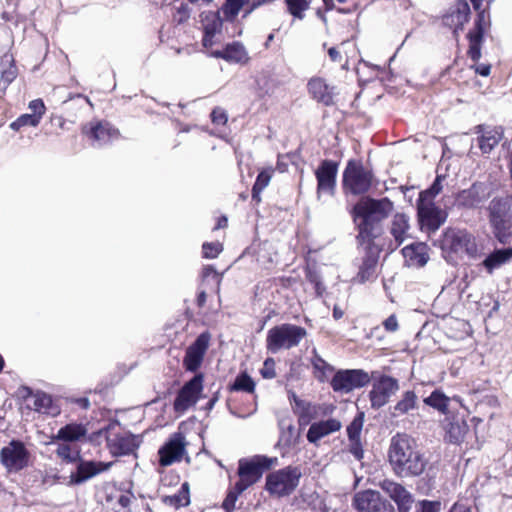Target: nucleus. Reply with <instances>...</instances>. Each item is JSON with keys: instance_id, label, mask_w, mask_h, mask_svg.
<instances>
[{"instance_id": "nucleus-12", "label": "nucleus", "mask_w": 512, "mask_h": 512, "mask_svg": "<svg viewBox=\"0 0 512 512\" xmlns=\"http://www.w3.org/2000/svg\"><path fill=\"white\" fill-rule=\"evenodd\" d=\"M417 212L422 227L429 231H436L445 222L447 214L435 205L433 201L417 200Z\"/></svg>"}, {"instance_id": "nucleus-8", "label": "nucleus", "mask_w": 512, "mask_h": 512, "mask_svg": "<svg viewBox=\"0 0 512 512\" xmlns=\"http://www.w3.org/2000/svg\"><path fill=\"white\" fill-rule=\"evenodd\" d=\"M353 505L358 512H395L394 506L375 490L356 493Z\"/></svg>"}, {"instance_id": "nucleus-51", "label": "nucleus", "mask_w": 512, "mask_h": 512, "mask_svg": "<svg viewBox=\"0 0 512 512\" xmlns=\"http://www.w3.org/2000/svg\"><path fill=\"white\" fill-rule=\"evenodd\" d=\"M466 432V426L457 422H452L448 425L447 438L451 443H459L463 440Z\"/></svg>"}, {"instance_id": "nucleus-30", "label": "nucleus", "mask_w": 512, "mask_h": 512, "mask_svg": "<svg viewBox=\"0 0 512 512\" xmlns=\"http://www.w3.org/2000/svg\"><path fill=\"white\" fill-rule=\"evenodd\" d=\"M409 230L410 224L408 216L403 213L394 215L390 232L398 245L402 244L410 237Z\"/></svg>"}, {"instance_id": "nucleus-43", "label": "nucleus", "mask_w": 512, "mask_h": 512, "mask_svg": "<svg viewBox=\"0 0 512 512\" xmlns=\"http://www.w3.org/2000/svg\"><path fill=\"white\" fill-rule=\"evenodd\" d=\"M164 502L167 505L173 506L175 508L187 506L190 503L188 483H183L180 490L176 494L166 496L164 498Z\"/></svg>"}, {"instance_id": "nucleus-55", "label": "nucleus", "mask_w": 512, "mask_h": 512, "mask_svg": "<svg viewBox=\"0 0 512 512\" xmlns=\"http://www.w3.org/2000/svg\"><path fill=\"white\" fill-rule=\"evenodd\" d=\"M203 256L208 259L216 258L222 251V244L219 242L204 243L202 246Z\"/></svg>"}, {"instance_id": "nucleus-37", "label": "nucleus", "mask_w": 512, "mask_h": 512, "mask_svg": "<svg viewBox=\"0 0 512 512\" xmlns=\"http://www.w3.org/2000/svg\"><path fill=\"white\" fill-rule=\"evenodd\" d=\"M251 1L249 0H225L220 14L223 15L225 21H234L240 10L245 7V11L250 8Z\"/></svg>"}, {"instance_id": "nucleus-64", "label": "nucleus", "mask_w": 512, "mask_h": 512, "mask_svg": "<svg viewBox=\"0 0 512 512\" xmlns=\"http://www.w3.org/2000/svg\"><path fill=\"white\" fill-rule=\"evenodd\" d=\"M450 512H472V510L464 504L456 503L452 506Z\"/></svg>"}, {"instance_id": "nucleus-48", "label": "nucleus", "mask_w": 512, "mask_h": 512, "mask_svg": "<svg viewBox=\"0 0 512 512\" xmlns=\"http://www.w3.org/2000/svg\"><path fill=\"white\" fill-rule=\"evenodd\" d=\"M289 12L298 19L304 18V12L309 8L308 0H286Z\"/></svg>"}, {"instance_id": "nucleus-36", "label": "nucleus", "mask_w": 512, "mask_h": 512, "mask_svg": "<svg viewBox=\"0 0 512 512\" xmlns=\"http://www.w3.org/2000/svg\"><path fill=\"white\" fill-rule=\"evenodd\" d=\"M489 221L511 218V200L495 198L489 204Z\"/></svg>"}, {"instance_id": "nucleus-50", "label": "nucleus", "mask_w": 512, "mask_h": 512, "mask_svg": "<svg viewBox=\"0 0 512 512\" xmlns=\"http://www.w3.org/2000/svg\"><path fill=\"white\" fill-rule=\"evenodd\" d=\"M469 50L468 55L473 61H478L481 57V50H480V44L482 41L481 36H479V33H469Z\"/></svg>"}, {"instance_id": "nucleus-33", "label": "nucleus", "mask_w": 512, "mask_h": 512, "mask_svg": "<svg viewBox=\"0 0 512 512\" xmlns=\"http://www.w3.org/2000/svg\"><path fill=\"white\" fill-rule=\"evenodd\" d=\"M32 398L35 411L50 416H57L60 413V408L53 403L50 395L44 392H36Z\"/></svg>"}, {"instance_id": "nucleus-9", "label": "nucleus", "mask_w": 512, "mask_h": 512, "mask_svg": "<svg viewBox=\"0 0 512 512\" xmlns=\"http://www.w3.org/2000/svg\"><path fill=\"white\" fill-rule=\"evenodd\" d=\"M399 390L398 380L387 375H382L374 380L369 392V399L373 409H379L386 405L389 399Z\"/></svg>"}, {"instance_id": "nucleus-57", "label": "nucleus", "mask_w": 512, "mask_h": 512, "mask_svg": "<svg viewBox=\"0 0 512 512\" xmlns=\"http://www.w3.org/2000/svg\"><path fill=\"white\" fill-rule=\"evenodd\" d=\"M240 494L241 493H238V491L235 490V487L228 493L222 503V507L226 510V512H232L234 510L237 498Z\"/></svg>"}, {"instance_id": "nucleus-54", "label": "nucleus", "mask_w": 512, "mask_h": 512, "mask_svg": "<svg viewBox=\"0 0 512 512\" xmlns=\"http://www.w3.org/2000/svg\"><path fill=\"white\" fill-rule=\"evenodd\" d=\"M439 501L421 500L415 503L414 512H440Z\"/></svg>"}, {"instance_id": "nucleus-1", "label": "nucleus", "mask_w": 512, "mask_h": 512, "mask_svg": "<svg viewBox=\"0 0 512 512\" xmlns=\"http://www.w3.org/2000/svg\"><path fill=\"white\" fill-rule=\"evenodd\" d=\"M389 461L399 477L419 476L427 465L423 454L417 449L415 440L407 434H397L391 439Z\"/></svg>"}, {"instance_id": "nucleus-2", "label": "nucleus", "mask_w": 512, "mask_h": 512, "mask_svg": "<svg viewBox=\"0 0 512 512\" xmlns=\"http://www.w3.org/2000/svg\"><path fill=\"white\" fill-rule=\"evenodd\" d=\"M393 209V204L387 198L362 199L353 208L354 222L358 228L359 241L370 244L381 231L380 222L388 216Z\"/></svg>"}, {"instance_id": "nucleus-47", "label": "nucleus", "mask_w": 512, "mask_h": 512, "mask_svg": "<svg viewBox=\"0 0 512 512\" xmlns=\"http://www.w3.org/2000/svg\"><path fill=\"white\" fill-rule=\"evenodd\" d=\"M446 179L444 175H437L433 184L430 188L422 191L419 195V199L433 201V199L442 191V182Z\"/></svg>"}, {"instance_id": "nucleus-24", "label": "nucleus", "mask_w": 512, "mask_h": 512, "mask_svg": "<svg viewBox=\"0 0 512 512\" xmlns=\"http://www.w3.org/2000/svg\"><path fill=\"white\" fill-rule=\"evenodd\" d=\"M224 17L221 16L220 12H206L202 14V26L204 31L203 46L211 47L214 43L213 38L221 32Z\"/></svg>"}, {"instance_id": "nucleus-10", "label": "nucleus", "mask_w": 512, "mask_h": 512, "mask_svg": "<svg viewBox=\"0 0 512 512\" xmlns=\"http://www.w3.org/2000/svg\"><path fill=\"white\" fill-rule=\"evenodd\" d=\"M0 458L8 471L16 472L28 465L29 452L21 441L12 440L1 449Z\"/></svg>"}, {"instance_id": "nucleus-6", "label": "nucleus", "mask_w": 512, "mask_h": 512, "mask_svg": "<svg viewBox=\"0 0 512 512\" xmlns=\"http://www.w3.org/2000/svg\"><path fill=\"white\" fill-rule=\"evenodd\" d=\"M301 471L298 467L287 466L267 475L266 490L278 497L291 494L299 484Z\"/></svg>"}, {"instance_id": "nucleus-25", "label": "nucleus", "mask_w": 512, "mask_h": 512, "mask_svg": "<svg viewBox=\"0 0 512 512\" xmlns=\"http://www.w3.org/2000/svg\"><path fill=\"white\" fill-rule=\"evenodd\" d=\"M212 55L216 58L224 59L227 62L240 65H246L250 60L244 45L237 41L227 44L222 50L214 51Z\"/></svg>"}, {"instance_id": "nucleus-52", "label": "nucleus", "mask_w": 512, "mask_h": 512, "mask_svg": "<svg viewBox=\"0 0 512 512\" xmlns=\"http://www.w3.org/2000/svg\"><path fill=\"white\" fill-rule=\"evenodd\" d=\"M173 21L177 24H182L186 22L190 17V8L188 4L184 2H179L178 4H174L173 6Z\"/></svg>"}, {"instance_id": "nucleus-34", "label": "nucleus", "mask_w": 512, "mask_h": 512, "mask_svg": "<svg viewBox=\"0 0 512 512\" xmlns=\"http://www.w3.org/2000/svg\"><path fill=\"white\" fill-rule=\"evenodd\" d=\"M512 260V247L506 249H497L490 253L483 261L485 269L492 273L495 269Z\"/></svg>"}, {"instance_id": "nucleus-18", "label": "nucleus", "mask_w": 512, "mask_h": 512, "mask_svg": "<svg viewBox=\"0 0 512 512\" xmlns=\"http://www.w3.org/2000/svg\"><path fill=\"white\" fill-rule=\"evenodd\" d=\"M478 147L483 154H490L504 137V129L501 126L478 125L475 127Z\"/></svg>"}, {"instance_id": "nucleus-22", "label": "nucleus", "mask_w": 512, "mask_h": 512, "mask_svg": "<svg viewBox=\"0 0 512 512\" xmlns=\"http://www.w3.org/2000/svg\"><path fill=\"white\" fill-rule=\"evenodd\" d=\"M445 244L454 252H466L473 256L476 251V244L473 236L465 230H452L445 236Z\"/></svg>"}, {"instance_id": "nucleus-16", "label": "nucleus", "mask_w": 512, "mask_h": 512, "mask_svg": "<svg viewBox=\"0 0 512 512\" xmlns=\"http://www.w3.org/2000/svg\"><path fill=\"white\" fill-rule=\"evenodd\" d=\"M379 487L397 504L399 512H409L414 502L412 494L401 484L389 479L379 482Z\"/></svg>"}, {"instance_id": "nucleus-58", "label": "nucleus", "mask_w": 512, "mask_h": 512, "mask_svg": "<svg viewBox=\"0 0 512 512\" xmlns=\"http://www.w3.org/2000/svg\"><path fill=\"white\" fill-rule=\"evenodd\" d=\"M56 454L67 461H74L76 459L75 453L72 451L71 447L67 444H60L56 450Z\"/></svg>"}, {"instance_id": "nucleus-14", "label": "nucleus", "mask_w": 512, "mask_h": 512, "mask_svg": "<svg viewBox=\"0 0 512 512\" xmlns=\"http://www.w3.org/2000/svg\"><path fill=\"white\" fill-rule=\"evenodd\" d=\"M210 338L209 333H201L196 340L188 346L183 360L186 370L190 372L198 370L209 347Z\"/></svg>"}, {"instance_id": "nucleus-56", "label": "nucleus", "mask_w": 512, "mask_h": 512, "mask_svg": "<svg viewBox=\"0 0 512 512\" xmlns=\"http://www.w3.org/2000/svg\"><path fill=\"white\" fill-rule=\"evenodd\" d=\"M260 373H261L262 377L265 379H273L276 377L275 361L273 358H267L264 361L263 367L261 368Z\"/></svg>"}, {"instance_id": "nucleus-40", "label": "nucleus", "mask_w": 512, "mask_h": 512, "mask_svg": "<svg viewBox=\"0 0 512 512\" xmlns=\"http://www.w3.org/2000/svg\"><path fill=\"white\" fill-rule=\"evenodd\" d=\"M273 174L274 169L272 167L265 168L258 174L252 188V199L257 203L261 201L260 194L269 185Z\"/></svg>"}, {"instance_id": "nucleus-35", "label": "nucleus", "mask_w": 512, "mask_h": 512, "mask_svg": "<svg viewBox=\"0 0 512 512\" xmlns=\"http://www.w3.org/2000/svg\"><path fill=\"white\" fill-rule=\"evenodd\" d=\"M280 437L278 444L282 447L291 448L298 443L299 433L291 421L282 419L279 422Z\"/></svg>"}, {"instance_id": "nucleus-17", "label": "nucleus", "mask_w": 512, "mask_h": 512, "mask_svg": "<svg viewBox=\"0 0 512 512\" xmlns=\"http://www.w3.org/2000/svg\"><path fill=\"white\" fill-rule=\"evenodd\" d=\"M295 404L298 408V419L300 425H308L313 419L328 416L333 413L335 406L332 404H312L298 399L293 395Z\"/></svg>"}, {"instance_id": "nucleus-31", "label": "nucleus", "mask_w": 512, "mask_h": 512, "mask_svg": "<svg viewBox=\"0 0 512 512\" xmlns=\"http://www.w3.org/2000/svg\"><path fill=\"white\" fill-rule=\"evenodd\" d=\"M17 68L11 55H4L0 59V89L5 91L17 77Z\"/></svg>"}, {"instance_id": "nucleus-4", "label": "nucleus", "mask_w": 512, "mask_h": 512, "mask_svg": "<svg viewBox=\"0 0 512 512\" xmlns=\"http://www.w3.org/2000/svg\"><path fill=\"white\" fill-rule=\"evenodd\" d=\"M277 462V458L256 455L250 459H241L238 465L239 480L235 484L238 493L258 482L264 471Z\"/></svg>"}, {"instance_id": "nucleus-39", "label": "nucleus", "mask_w": 512, "mask_h": 512, "mask_svg": "<svg viewBox=\"0 0 512 512\" xmlns=\"http://www.w3.org/2000/svg\"><path fill=\"white\" fill-rule=\"evenodd\" d=\"M311 364L314 369V376L320 382L327 381L334 371L333 366L327 363L317 353H314L313 357L311 358Z\"/></svg>"}, {"instance_id": "nucleus-20", "label": "nucleus", "mask_w": 512, "mask_h": 512, "mask_svg": "<svg viewBox=\"0 0 512 512\" xmlns=\"http://www.w3.org/2000/svg\"><path fill=\"white\" fill-rule=\"evenodd\" d=\"M489 197L488 187L483 182H475L468 189L460 191L456 202L464 208H475Z\"/></svg>"}, {"instance_id": "nucleus-23", "label": "nucleus", "mask_w": 512, "mask_h": 512, "mask_svg": "<svg viewBox=\"0 0 512 512\" xmlns=\"http://www.w3.org/2000/svg\"><path fill=\"white\" fill-rule=\"evenodd\" d=\"M310 96L325 106L334 104L335 87L330 86L321 77H313L307 84Z\"/></svg>"}, {"instance_id": "nucleus-21", "label": "nucleus", "mask_w": 512, "mask_h": 512, "mask_svg": "<svg viewBox=\"0 0 512 512\" xmlns=\"http://www.w3.org/2000/svg\"><path fill=\"white\" fill-rule=\"evenodd\" d=\"M112 463L101 461H80L75 472L70 475L71 484H82L94 476L108 470Z\"/></svg>"}, {"instance_id": "nucleus-60", "label": "nucleus", "mask_w": 512, "mask_h": 512, "mask_svg": "<svg viewBox=\"0 0 512 512\" xmlns=\"http://www.w3.org/2000/svg\"><path fill=\"white\" fill-rule=\"evenodd\" d=\"M212 122L216 125L226 124L228 117L226 112L221 108H215L211 113Z\"/></svg>"}, {"instance_id": "nucleus-53", "label": "nucleus", "mask_w": 512, "mask_h": 512, "mask_svg": "<svg viewBox=\"0 0 512 512\" xmlns=\"http://www.w3.org/2000/svg\"><path fill=\"white\" fill-rule=\"evenodd\" d=\"M364 422L363 414H359L347 427V434L351 441H358Z\"/></svg>"}, {"instance_id": "nucleus-19", "label": "nucleus", "mask_w": 512, "mask_h": 512, "mask_svg": "<svg viewBox=\"0 0 512 512\" xmlns=\"http://www.w3.org/2000/svg\"><path fill=\"white\" fill-rule=\"evenodd\" d=\"M83 132L93 140V145L95 146L108 144L119 136L118 130L105 121L90 122L84 127Z\"/></svg>"}, {"instance_id": "nucleus-29", "label": "nucleus", "mask_w": 512, "mask_h": 512, "mask_svg": "<svg viewBox=\"0 0 512 512\" xmlns=\"http://www.w3.org/2000/svg\"><path fill=\"white\" fill-rule=\"evenodd\" d=\"M418 407V396L414 391L408 390L402 393L401 398L392 407L391 415L400 417L408 414Z\"/></svg>"}, {"instance_id": "nucleus-11", "label": "nucleus", "mask_w": 512, "mask_h": 512, "mask_svg": "<svg viewBox=\"0 0 512 512\" xmlns=\"http://www.w3.org/2000/svg\"><path fill=\"white\" fill-rule=\"evenodd\" d=\"M338 164L331 160H323L315 171L317 179V199L321 200L322 195L333 196L336 189V177Z\"/></svg>"}, {"instance_id": "nucleus-7", "label": "nucleus", "mask_w": 512, "mask_h": 512, "mask_svg": "<svg viewBox=\"0 0 512 512\" xmlns=\"http://www.w3.org/2000/svg\"><path fill=\"white\" fill-rule=\"evenodd\" d=\"M370 380L369 374L361 369L339 370L332 377L330 384L335 392L349 393L367 385Z\"/></svg>"}, {"instance_id": "nucleus-15", "label": "nucleus", "mask_w": 512, "mask_h": 512, "mask_svg": "<svg viewBox=\"0 0 512 512\" xmlns=\"http://www.w3.org/2000/svg\"><path fill=\"white\" fill-rule=\"evenodd\" d=\"M185 437L181 433L173 434L169 440L159 449V463L161 466H169L179 462L185 452Z\"/></svg>"}, {"instance_id": "nucleus-38", "label": "nucleus", "mask_w": 512, "mask_h": 512, "mask_svg": "<svg viewBox=\"0 0 512 512\" xmlns=\"http://www.w3.org/2000/svg\"><path fill=\"white\" fill-rule=\"evenodd\" d=\"M493 234L501 244H507L511 237V218L490 221Z\"/></svg>"}, {"instance_id": "nucleus-45", "label": "nucleus", "mask_w": 512, "mask_h": 512, "mask_svg": "<svg viewBox=\"0 0 512 512\" xmlns=\"http://www.w3.org/2000/svg\"><path fill=\"white\" fill-rule=\"evenodd\" d=\"M255 389V383L253 379L246 373H242L236 377L234 383L231 386L232 391H244L253 393Z\"/></svg>"}, {"instance_id": "nucleus-63", "label": "nucleus", "mask_w": 512, "mask_h": 512, "mask_svg": "<svg viewBox=\"0 0 512 512\" xmlns=\"http://www.w3.org/2000/svg\"><path fill=\"white\" fill-rule=\"evenodd\" d=\"M142 443V435H132L130 434V454L133 452V449L138 448Z\"/></svg>"}, {"instance_id": "nucleus-41", "label": "nucleus", "mask_w": 512, "mask_h": 512, "mask_svg": "<svg viewBox=\"0 0 512 512\" xmlns=\"http://www.w3.org/2000/svg\"><path fill=\"white\" fill-rule=\"evenodd\" d=\"M377 263L378 257L372 253H368L363 259L362 265L360 266L357 274V279L360 283H364L374 276Z\"/></svg>"}, {"instance_id": "nucleus-46", "label": "nucleus", "mask_w": 512, "mask_h": 512, "mask_svg": "<svg viewBox=\"0 0 512 512\" xmlns=\"http://www.w3.org/2000/svg\"><path fill=\"white\" fill-rule=\"evenodd\" d=\"M39 123V115L23 114L10 124V128L19 131L22 127H36Z\"/></svg>"}, {"instance_id": "nucleus-62", "label": "nucleus", "mask_w": 512, "mask_h": 512, "mask_svg": "<svg viewBox=\"0 0 512 512\" xmlns=\"http://www.w3.org/2000/svg\"><path fill=\"white\" fill-rule=\"evenodd\" d=\"M383 326L387 332H396L399 328L396 315L392 314L383 321Z\"/></svg>"}, {"instance_id": "nucleus-26", "label": "nucleus", "mask_w": 512, "mask_h": 512, "mask_svg": "<svg viewBox=\"0 0 512 512\" xmlns=\"http://www.w3.org/2000/svg\"><path fill=\"white\" fill-rule=\"evenodd\" d=\"M341 422L336 418L314 422L307 432V440L310 443L317 444L325 436L337 432L341 429Z\"/></svg>"}, {"instance_id": "nucleus-32", "label": "nucleus", "mask_w": 512, "mask_h": 512, "mask_svg": "<svg viewBox=\"0 0 512 512\" xmlns=\"http://www.w3.org/2000/svg\"><path fill=\"white\" fill-rule=\"evenodd\" d=\"M87 434V428L78 423H70L60 428L55 436L52 437V441L62 440L65 442L78 441L85 437Z\"/></svg>"}, {"instance_id": "nucleus-42", "label": "nucleus", "mask_w": 512, "mask_h": 512, "mask_svg": "<svg viewBox=\"0 0 512 512\" xmlns=\"http://www.w3.org/2000/svg\"><path fill=\"white\" fill-rule=\"evenodd\" d=\"M423 402L426 405L438 410L442 414H446L448 412L450 398L447 397L443 392L435 390L430 394V396L426 397Z\"/></svg>"}, {"instance_id": "nucleus-3", "label": "nucleus", "mask_w": 512, "mask_h": 512, "mask_svg": "<svg viewBox=\"0 0 512 512\" xmlns=\"http://www.w3.org/2000/svg\"><path fill=\"white\" fill-rule=\"evenodd\" d=\"M306 336V330L303 327L284 323L272 327L266 337V348L269 352L275 354L280 350H288L299 345Z\"/></svg>"}, {"instance_id": "nucleus-61", "label": "nucleus", "mask_w": 512, "mask_h": 512, "mask_svg": "<svg viewBox=\"0 0 512 512\" xmlns=\"http://www.w3.org/2000/svg\"><path fill=\"white\" fill-rule=\"evenodd\" d=\"M29 109L32 110L33 115H39L41 119L45 112V105L41 99H35L29 103Z\"/></svg>"}, {"instance_id": "nucleus-13", "label": "nucleus", "mask_w": 512, "mask_h": 512, "mask_svg": "<svg viewBox=\"0 0 512 512\" xmlns=\"http://www.w3.org/2000/svg\"><path fill=\"white\" fill-rule=\"evenodd\" d=\"M203 389L202 374L195 375L178 392L174 401L176 412H184L198 401L200 392Z\"/></svg>"}, {"instance_id": "nucleus-27", "label": "nucleus", "mask_w": 512, "mask_h": 512, "mask_svg": "<svg viewBox=\"0 0 512 512\" xmlns=\"http://www.w3.org/2000/svg\"><path fill=\"white\" fill-rule=\"evenodd\" d=\"M470 8L467 2L458 4L456 10L447 14L443 21L445 25L453 27L455 38L458 37L459 31L463 30L464 25L469 21Z\"/></svg>"}, {"instance_id": "nucleus-44", "label": "nucleus", "mask_w": 512, "mask_h": 512, "mask_svg": "<svg viewBox=\"0 0 512 512\" xmlns=\"http://www.w3.org/2000/svg\"><path fill=\"white\" fill-rule=\"evenodd\" d=\"M108 446L114 455H126L128 454V439L126 437H120L112 432L108 433L107 436Z\"/></svg>"}, {"instance_id": "nucleus-5", "label": "nucleus", "mask_w": 512, "mask_h": 512, "mask_svg": "<svg viewBox=\"0 0 512 512\" xmlns=\"http://www.w3.org/2000/svg\"><path fill=\"white\" fill-rule=\"evenodd\" d=\"M373 175L360 161L349 160L343 172V190L345 193L361 195L371 187Z\"/></svg>"}, {"instance_id": "nucleus-59", "label": "nucleus", "mask_w": 512, "mask_h": 512, "mask_svg": "<svg viewBox=\"0 0 512 512\" xmlns=\"http://www.w3.org/2000/svg\"><path fill=\"white\" fill-rule=\"evenodd\" d=\"M478 12V17L475 22V29L474 31H471L470 33H479V36L483 37L484 33V26L486 21V12L485 10H476Z\"/></svg>"}, {"instance_id": "nucleus-28", "label": "nucleus", "mask_w": 512, "mask_h": 512, "mask_svg": "<svg viewBox=\"0 0 512 512\" xmlns=\"http://www.w3.org/2000/svg\"><path fill=\"white\" fill-rule=\"evenodd\" d=\"M403 255L409 265L417 267H423L429 260L427 246L423 243L406 246Z\"/></svg>"}, {"instance_id": "nucleus-49", "label": "nucleus", "mask_w": 512, "mask_h": 512, "mask_svg": "<svg viewBox=\"0 0 512 512\" xmlns=\"http://www.w3.org/2000/svg\"><path fill=\"white\" fill-rule=\"evenodd\" d=\"M202 279L204 282L212 281L215 285V292L217 294L220 293V286L222 281V274H219L213 266L207 265L204 266L202 270Z\"/></svg>"}]
</instances>
